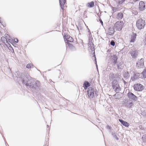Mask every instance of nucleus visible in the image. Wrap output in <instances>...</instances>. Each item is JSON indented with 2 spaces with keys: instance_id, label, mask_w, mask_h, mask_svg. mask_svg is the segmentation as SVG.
I'll list each match as a JSON object with an SVG mask.
<instances>
[{
  "instance_id": "58836bf2",
  "label": "nucleus",
  "mask_w": 146,
  "mask_h": 146,
  "mask_svg": "<svg viewBox=\"0 0 146 146\" xmlns=\"http://www.w3.org/2000/svg\"><path fill=\"white\" fill-rule=\"evenodd\" d=\"M89 37H92V35L91 33H90L89 34Z\"/></svg>"
},
{
  "instance_id": "412c9836",
  "label": "nucleus",
  "mask_w": 146,
  "mask_h": 146,
  "mask_svg": "<svg viewBox=\"0 0 146 146\" xmlns=\"http://www.w3.org/2000/svg\"><path fill=\"white\" fill-rule=\"evenodd\" d=\"M90 86V84L87 81H86L84 82L83 84V87L85 89H86L87 88Z\"/></svg>"
},
{
  "instance_id": "0eeeda50",
  "label": "nucleus",
  "mask_w": 146,
  "mask_h": 146,
  "mask_svg": "<svg viewBox=\"0 0 146 146\" xmlns=\"http://www.w3.org/2000/svg\"><path fill=\"white\" fill-rule=\"evenodd\" d=\"M143 86L140 84H135L133 86V88L135 90L137 91H141L143 89Z\"/></svg>"
},
{
  "instance_id": "f257e3e1",
  "label": "nucleus",
  "mask_w": 146,
  "mask_h": 146,
  "mask_svg": "<svg viewBox=\"0 0 146 146\" xmlns=\"http://www.w3.org/2000/svg\"><path fill=\"white\" fill-rule=\"evenodd\" d=\"M21 80L23 84L34 90L37 89L40 85L39 81H34L33 78L29 76L21 78Z\"/></svg>"
},
{
  "instance_id": "20e7f679",
  "label": "nucleus",
  "mask_w": 146,
  "mask_h": 146,
  "mask_svg": "<svg viewBox=\"0 0 146 146\" xmlns=\"http://www.w3.org/2000/svg\"><path fill=\"white\" fill-rule=\"evenodd\" d=\"M136 25L137 27L139 30L143 29L145 25V21L142 19H139L137 21Z\"/></svg>"
},
{
  "instance_id": "4c0bfd02",
  "label": "nucleus",
  "mask_w": 146,
  "mask_h": 146,
  "mask_svg": "<svg viewBox=\"0 0 146 146\" xmlns=\"http://www.w3.org/2000/svg\"><path fill=\"white\" fill-rule=\"evenodd\" d=\"M107 128L108 129H111V127L110 126L108 125L107 126Z\"/></svg>"
},
{
  "instance_id": "c9c22d12",
  "label": "nucleus",
  "mask_w": 146,
  "mask_h": 146,
  "mask_svg": "<svg viewBox=\"0 0 146 146\" xmlns=\"http://www.w3.org/2000/svg\"><path fill=\"white\" fill-rule=\"evenodd\" d=\"M14 40H15V41L16 42V43H18V40L17 38H15L14 39Z\"/></svg>"
},
{
  "instance_id": "72a5a7b5",
  "label": "nucleus",
  "mask_w": 146,
  "mask_h": 146,
  "mask_svg": "<svg viewBox=\"0 0 146 146\" xmlns=\"http://www.w3.org/2000/svg\"><path fill=\"white\" fill-rule=\"evenodd\" d=\"M1 39L2 40V41H4H4L5 40L7 42V39L4 36H2L1 38Z\"/></svg>"
},
{
  "instance_id": "9b49d317",
  "label": "nucleus",
  "mask_w": 146,
  "mask_h": 146,
  "mask_svg": "<svg viewBox=\"0 0 146 146\" xmlns=\"http://www.w3.org/2000/svg\"><path fill=\"white\" fill-rule=\"evenodd\" d=\"M127 96L129 99L133 100L136 101L137 100V97L131 92H129L127 94Z\"/></svg>"
},
{
  "instance_id": "4be33fe9",
  "label": "nucleus",
  "mask_w": 146,
  "mask_h": 146,
  "mask_svg": "<svg viewBox=\"0 0 146 146\" xmlns=\"http://www.w3.org/2000/svg\"><path fill=\"white\" fill-rule=\"evenodd\" d=\"M111 135L113 137L117 140H119V138L117 136V133L115 132V131H111Z\"/></svg>"
},
{
  "instance_id": "5701e85b",
  "label": "nucleus",
  "mask_w": 146,
  "mask_h": 146,
  "mask_svg": "<svg viewBox=\"0 0 146 146\" xmlns=\"http://www.w3.org/2000/svg\"><path fill=\"white\" fill-rule=\"evenodd\" d=\"M123 76L125 79H128L130 77V75L128 72H125L123 74Z\"/></svg>"
},
{
  "instance_id": "a211bd4d",
  "label": "nucleus",
  "mask_w": 146,
  "mask_h": 146,
  "mask_svg": "<svg viewBox=\"0 0 146 146\" xmlns=\"http://www.w3.org/2000/svg\"><path fill=\"white\" fill-rule=\"evenodd\" d=\"M137 35L136 33H133V35L131 36L130 42H134L135 40Z\"/></svg>"
},
{
  "instance_id": "1a4fd4ad",
  "label": "nucleus",
  "mask_w": 146,
  "mask_h": 146,
  "mask_svg": "<svg viewBox=\"0 0 146 146\" xmlns=\"http://www.w3.org/2000/svg\"><path fill=\"white\" fill-rule=\"evenodd\" d=\"M144 64L143 59L141 58L136 63V66L138 68H143L144 67Z\"/></svg>"
},
{
  "instance_id": "a878e982",
  "label": "nucleus",
  "mask_w": 146,
  "mask_h": 146,
  "mask_svg": "<svg viewBox=\"0 0 146 146\" xmlns=\"http://www.w3.org/2000/svg\"><path fill=\"white\" fill-rule=\"evenodd\" d=\"M125 106L127 107H129L130 108H131L132 106L133 105V104L132 102L127 103L125 104Z\"/></svg>"
},
{
  "instance_id": "bb28decb",
  "label": "nucleus",
  "mask_w": 146,
  "mask_h": 146,
  "mask_svg": "<svg viewBox=\"0 0 146 146\" xmlns=\"http://www.w3.org/2000/svg\"><path fill=\"white\" fill-rule=\"evenodd\" d=\"M141 75H142L144 78H146V68L144 69V70L141 73Z\"/></svg>"
},
{
  "instance_id": "a19ab883",
  "label": "nucleus",
  "mask_w": 146,
  "mask_h": 146,
  "mask_svg": "<svg viewBox=\"0 0 146 146\" xmlns=\"http://www.w3.org/2000/svg\"><path fill=\"white\" fill-rule=\"evenodd\" d=\"M88 32H89V33H91L89 29L88 28Z\"/></svg>"
},
{
  "instance_id": "ddd939ff",
  "label": "nucleus",
  "mask_w": 146,
  "mask_h": 146,
  "mask_svg": "<svg viewBox=\"0 0 146 146\" xmlns=\"http://www.w3.org/2000/svg\"><path fill=\"white\" fill-rule=\"evenodd\" d=\"M137 53V50L136 49L131 50L130 52V54L132 57L133 58H135L136 57Z\"/></svg>"
},
{
  "instance_id": "37998d69",
  "label": "nucleus",
  "mask_w": 146,
  "mask_h": 146,
  "mask_svg": "<svg viewBox=\"0 0 146 146\" xmlns=\"http://www.w3.org/2000/svg\"><path fill=\"white\" fill-rule=\"evenodd\" d=\"M11 48H12V50H13V52H14V50H13V48L11 47Z\"/></svg>"
},
{
  "instance_id": "4468645a",
  "label": "nucleus",
  "mask_w": 146,
  "mask_h": 146,
  "mask_svg": "<svg viewBox=\"0 0 146 146\" xmlns=\"http://www.w3.org/2000/svg\"><path fill=\"white\" fill-rule=\"evenodd\" d=\"M64 37L66 40L67 41V42H72L73 41V39L69 35L66 36L64 35Z\"/></svg>"
},
{
  "instance_id": "7c9ffc66",
  "label": "nucleus",
  "mask_w": 146,
  "mask_h": 146,
  "mask_svg": "<svg viewBox=\"0 0 146 146\" xmlns=\"http://www.w3.org/2000/svg\"><path fill=\"white\" fill-rule=\"evenodd\" d=\"M112 10L113 12H115L118 10V8L113 7L112 8Z\"/></svg>"
},
{
  "instance_id": "7ed1b4c3",
  "label": "nucleus",
  "mask_w": 146,
  "mask_h": 146,
  "mask_svg": "<svg viewBox=\"0 0 146 146\" xmlns=\"http://www.w3.org/2000/svg\"><path fill=\"white\" fill-rule=\"evenodd\" d=\"M92 37H89V42L88 44L89 46H90V48L92 50L91 53L92 54V56L94 57V60H95V64H96V67L97 68L98 66L97 64V61L96 60V57L95 52V49L93 47L94 44L92 42Z\"/></svg>"
},
{
  "instance_id": "9d476101",
  "label": "nucleus",
  "mask_w": 146,
  "mask_h": 146,
  "mask_svg": "<svg viewBox=\"0 0 146 146\" xmlns=\"http://www.w3.org/2000/svg\"><path fill=\"white\" fill-rule=\"evenodd\" d=\"M139 9L140 11H143L145 9V5L143 1L139 2Z\"/></svg>"
},
{
  "instance_id": "c85d7f7f",
  "label": "nucleus",
  "mask_w": 146,
  "mask_h": 146,
  "mask_svg": "<svg viewBox=\"0 0 146 146\" xmlns=\"http://www.w3.org/2000/svg\"><path fill=\"white\" fill-rule=\"evenodd\" d=\"M33 66V64H28L26 66V68H30L31 67Z\"/></svg>"
},
{
  "instance_id": "b1692460",
  "label": "nucleus",
  "mask_w": 146,
  "mask_h": 146,
  "mask_svg": "<svg viewBox=\"0 0 146 146\" xmlns=\"http://www.w3.org/2000/svg\"><path fill=\"white\" fill-rule=\"evenodd\" d=\"M140 75H141V74L139 73H137L134 74L133 78L134 80L136 79L139 78L140 77Z\"/></svg>"
},
{
  "instance_id": "f3484780",
  "label": "nucleus",
  "mask_w": 146,
  "mask_h": 146,
  "mask_svg": "<svg viewBox=\"0 0 146 146\" xmlns=\"http://www.w3.org/2000/svg\"><path fill=\"white\" fill-rule=\"evenodd\" d=\"M119 120L123 125L125 127H128L129 125V124L128 123L124 121L123 119H119Z\"/></svg>"
},
{
  "instance_id": "423d86ee",
  "label": "nucleus",
  "mask_w": 146,
  "mask_h": 146,
  "mask_svg": "<svg viewBox=\"0 0 146 146\" xmlns=\"http://www.w3.org/2000/svg\"><path fill=\"white\" fill-rule=\"evenodd\" d=\"M121 77V75L118 73H111L110 74L109 77L110 80H113L115 79H119Z\"/></svg>"
},
{
  "instance_id": "79ce46f5",
  "label": "nucleus",
  "mask_w": 146,
  "mask_h": 146,
  "mask_svg": "<svg viewBox=\"0 0 146 146\" xmlns=\"http://www.w3.org/2000/svg\"><path fill=\"white\" fill-rule=\"evenodd\" d=\"M95 94H97V92L96 91H95Z\"/></svg>"
},
{
  "instance_id": "2f4dec72",
  "label": "nucleus",
  "mask_w": 146,
  "mask_h": 146,
  "mask_svg": "<svg viewBox=\"0 0 146 146\" xmlns=\"http://www.w3.org/2000/svg\"><path fill=\"white\" fill-rule=\"evenodd\" d=\"M125 0H119L118 1V3L119 5L123 3Z\"/></svg>"
},
{
  "instance_id": "f704fd0d",
  "label": "nucleus",
  "mask_w": 146,
  "mask_h": 146,
  "mask_svg": "<svg viewBox=\"0 0 146 146\" xmlns=\"http://www.w3.org/2000/svg\"><path fill=\"white\" fill-rule=\"evenodd\" d=\"M83 17H84L86 18L87 17L86 12L85 11L83 15Z\"/></svg>"
},
{
  "instance_id": "dca6fc26",
  "label": "nucleus",
  "mask_w": 146,
  "mask_h": 146,
  "mask_svg": "<svg viewBox=\"0 0 146 146\" xmlns=\"http://www.w3.org/2000/svg\"><path fill=\"white\" fill-rule=\"evenodd\" d=\"M116 64L118 69H122L123 68L124 64L123 62H117Z\"/></svg>"
},
{
  "instance_id": "cd10ccee",
  "label": "nucleus",
  "mask_w": 146,
  "mask_h": 146,
  "mask_svg": "<svg viewBox=\"0 0 146 146\" xmlns=\"http://www.w3.org/2000/svg\"><path fill=\"white\" fill-rule=\"evenodd\" d=\"M141 139L143 142L146 143V134L142 136Z\"/></svg>"
},
{
  "instance_id": "e433bc0d",
  "label": "nucleus",
  "mask_w": 146,
  "mask_h": 146,
  "mask_svg": "<svg viewBox=\"0 0 146 146\" xmlns=\"http://www.w3.org/2000/svg\"><path fill=\"white\" fill-rule=\"evenodd\" d=\"M100 23L102 24V25H103V22L101 19H100Z\"/></svg>"
},
{
  "instance_id": "2eb2a0df",
  "label": "nucleus",
  "mask_w": 146,
  "mask_h": 146,
  "mask_svg": "<svg viewBox=\"0 0 146 146\" xmlns=\"http://www.w3.org/2000/svg\"><path fill=\"white\" fill-rule=\"evenodd\" d=\"M66 0H59V3L60 7L62 9H64V6L66 3Z\"/></svg>"
},
{
  "instance_id": "c756f323",
  "label": "nucleus",
  "mask_w": 146,
  "mask_h": 146,
  "mask_svg": "<svg viewBox=\"0 0 146 146\" xmlns=\"http://www.w3.org/2000/svg\"><path fill=\"white\" fill-rule=\"evenodd\" d=\"M67 44H66V46H68L70 48H71L73 46V45L71 44L69 42H66Z\"/></svg>"
},
{
  "instance_id": "393cba45",
  "label": "nucleus",
  "mask_w": 146,
  "mask_h": 146,
  "mask_svg": "<svg viewBox=\"0 0 146 146\" xmlns=\"http://www.w3.org/2000/svg\"><path fill=\"white\" fill-rule=\"evenodd\" d=\"M88 7L91 8L92 7L94 6V2L93 1H92L90 3H88L87 5Z\"/></svg>"
},
{
  "instance_id": "473e14b6",
  "label": "nucleus",
  "mask_w": 146,
  "mask_h": 146,
  "mask_svg": "<svg viewBox=\"0 0 146 146\" xmlns=\"http://www.w3.org/2000/svg\"><path fill=\"white\" fill-rule=\"evenodd\" d=\"M110 44L111 46H114L115 45V42L113 40H112L110 42Z\"/></svg>"
},
{
  "instance_id": "6ab92c4d",
  "label": "nucleus",
  "mask_w": 146,
  "mask_h": 146,
  "mask_svg": "<svg viewBox=\"0 0 146 146\" xmlns=\"http://www.w3.org/2000/svg\"><path fill=\"white\" fill-rule=\"evenodd\" d=\"M123 17V15L122 12L118 13L116 15V18L118 20H121L122 19Z\"/></svg>"
},
{
  "instance_id": "ea45409f",
  "label": "nucleus",
  "mask_w": 146,
  "mask_h": 146,
  "mask_svg": "<svg viewBox=\"0 0 146 146\" xmlns=\"http://www.w3.org/2000/svg\"><path fill=\"white\" fill-rule=\"evenodd\" d=\"M122 80H123V82H124V84H127V82H125L124 80H123V79H122Z\"/></svg>"
},
{
  "instance_id": "39448f33",
  "label": "nucleus",
  "mask_w": 146,
  "mask_h": 146,
  "mask_svg": "<svg viewBox=\"0 0 146 146\" xmlns=\"http://www.w3.org/2000/svg\"><path fill=\"white\" fill-rule=\"evenodd\" d=\"M124 24V23L123 21H118L115 24L114 28L116 30L120 31L122 30Z\"/></svg>"
},
{
  "instance_id": "f8f14e48",
  "label": "nucleus",
  "mask_w": 146,
  "mask_h": 146,
  "mask_svg": "<svg viewBox=\"0 0 146 146\" xmlns=\"http://www.w3.org/2000/svg\"><path fill=\"white\" fill-rule=\"evenodd\" d=\"M111 59L112 60L113 64L115 65L117 63V61L118 59L117 56L115 55H113L111 57Z\"/></svg>"
},
{
  "instance_id": "6e6552de",
  "label": "nucleus",
  "mask_w": 146,
  "mask_h": 146,
  "mask_svg": "<svg viewBox=\"0 0 146 146\" xmlns=\"http://www.w3.org/2000/svg\"><path fill=\"white\" fill-rule=\"evenodd\" d=\"M94 92L93 88L92 87H89L87 90L88 96L90 98H93L94 96Z\"/></svg>"
},
{
  "instance_id": "f03ea898",
  "label": "nucleus",
  "mask_w": 146,
  "mask_h": 146,
  "mask_svg": "<svg viewBox=\"0 0 146 146\" xmlns=\"http://www.w3.org/2000/svg\"><path fill=\"white\" fill-rule=\"evenodd\" d=\"M111 87L114 91L116 93H118L121 91V88L119 86L118 81L116 80H114L111 82Z\"/></svg>"
},
{
  "instance_id": "c03bdc74",
  "label": "nucleus",
  "mask_w": 146,
  "mask_h": 146,
  "mask_svg": "<svg viewBox=\"0 0 146 146\" xmlns=\"http://www.w3.org/2000/svg\"><path fill=\"white\" fill-rule=\"evenodd\" d=\"M47 127H49V126H48V125H47Z\"/></svg>"
},
{
  "instance_id": "aec40b11",
  "label": "nucleus",
  "mask_w": 146,
  "mask_h": 146,
  "mask_svg": "<svg viewBox=\"0 0 146 146\" xmlns=\"http://www.w3.org/2000/svg\"><path fill=\"white\" fill-rule=\"evenodd\" d=\"M115 29L114 27L113 28L112 27H110L108 29V34L110 35H112L114 33Z\"/></svg>"
}]
</instances>
